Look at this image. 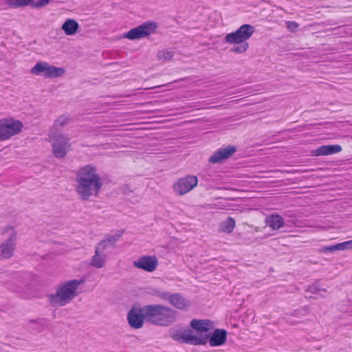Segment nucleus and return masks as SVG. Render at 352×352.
Masks as SVG:
<instances>
[{
    "mask_svg": "<svg viewBox=\"0 0 352 352\" xmlns=\"http://www.w3.org/2000/svg\"><path fill=\"white\" fill-rule=\"evenodd\" d=\"M76 190L80 199L87 201L91 197H98L103 182L96 166L89 164L80 167L76 173Z\"/></svg>",
    "mask_w": 352,
    "mask_h": 352,
    "instance_id": "1",
    "label": "nucleus"
},
{
    "mask_svg": "<svg viewBox=\"0 0 352 352\" xmlns=\"http://www.w3.org/2000/svg\"><path fill=\"white\" fill-rule=\"evenodd\" d=\"M85 283V279H72L60 284L55 294L47 295L48 301L52 306H65L78 295L79 285Z\"/></svg>",
    "mask_w": 352,
    "mask_h": 352,
    "instance_id": "2",
    "label": "nucleus"
},
{
    "mask_svg": "<svg viewBox=\"0 0 352 352\" xmlns=\"http://www.w3.org/2000/svg\"><path fill=\"white\" fill-rule=\"evenodd\" d=\"M147 322L155 325L167 327L175 322L177 311L160 304L146 305Z\"/></svg>",
    "mask_w": 352,
    "mask_h": 352,
    "instance_id": "3",
    "label": "nucleus"
},
{
    "mask_svg": "<svg viewBox=\"0 0 352 352\" xmlns=\"http://www.w3.org/2000/svg\"><path fill=\"white\" fill-rule=\"evenodd\" d=\"M227 331L223 329H216L212 333L199 334L197 337V346L205 345L209 342L211 346L224 344L227 340Z\"/></svg>",
    "mask_w": 352,
    "mask_h": 352,
    "instance_id": "4",
    "label": "nucleus"
},
{
    "mask_svg": "<svg viewBox=\"0 0 352 352\" xmlns=\"http://www.w3.org/2000/svg\"><path fill=\"white\" fill-rule=\"evenodd\" d=\"M23 128V124L19 120L13 118L0 120V142L5 141L11 137L19 134Z\"/></svg>",
    "mask_w": 352,
    "mask_h": 352,
    "instance_id": "5",
    "label": "nucleus"
},
{
    "mask_svg": "<svg viewBox=\"0 0 352 352\" xmlns=\"http://www.w3.org/2000/svg\"><path fill=\"white\" fill-rule=\"evenodd\" d=\"M255 32V28L250 24L241 25L236 31L228 34L225 36V41L228 43H247Z\"/></svg>",
    "mask_w": 352,
    "mask_h": 352,
    "instance_id": "6",
    "label": "nucleus"
},
{
    "mask_svg": "<svg viewBox=\"0 0 352 352\" xmlns=\"http://www.w3.org/2000/svg\"><path fill=\"white\" fill-rule=\"evenodd\" d=\"M157 28V24L155 21H146L136 28L131 29L124 34V38L129 40H135L144 38L152 33H154Z\"/></svg>",
    "mask_w": 352,
    "mask_h": 352,
    "instance_id": "7",
    "label": "nucleus"
},
{
    "mask_svg": "<svg viewBox=\"0 0 352 352\" xmlns=\"http://www.w3.org/2000/svg\"><path fill=\"white\" fill-rule=\"evenodd\" d=\"M127 320L131 327L135 329L142 328L144 322H147L146 305L139 308L132 307L127 314Z\"/></svg>",
    "mask_w": 352,
    "mask_h": 352,
    "instance_id": "8",
    "label": "nucleus"
},
{
    "mask_svg": "<svg viewBox=\"0 0 352 352\" xmlns=\"http://www.w3.org/2000/svg\"><path fill=\"white\" fill-rule=\"evenodd\" d=\"M198 183V179L195 175H188L177 180L173 186V189L176 195L182 196L192 190Z\"/></svg>",
    "mask_w": 352,
    "mask_h": 352,
    "instance_id": "9",
    "label": "nucleus"
},
{
    "mask_svg": "<svg viewBox=\"0 0 352 352\" xmlns=\"http://www.w3.org/2000/svg\"><path fill=\"white\" fill-rule=\"evenodd\" d=\"M52 140V148L53 155L58 159L64 158L71 147L69 138L64 135H58L54 137Z\"/></svg>",
    "mask_w": 352,
    "mask_h": 352,
    "instance_id": "10",
    "label": "nucleus"
},
{
    "mask_svg": "<svg viewBox=\"0 0 352 352\" xmlns=\"http://www.w3.org/2000/svg\"><path fill=\"white\" fill-rule=\"evenodd\" d=\"M170 337L179 343L197 346L198 335H192V330L186 329L172 328L169 330Z\"/></svg>",
    "mask_w": 352,
    "mask_h": 352,
    "instance_id": "11",
    "label": "nucleus"
},
{
    "mask_svg": "<svg viewBox=\"0 0 352 352\" xmlns=\"http://www.w3.org/2000/svg\"><path fill=\"white\" fill-rule=\"evenodd\" d=\"M158 264L157 258L155 256H143L133 262V265L136 268L143 270L148 272H152L156 270Z\"/></svg>",
    "mask_w": 352,
    "mask_h": 352,
    "instance_id": "12",
    "label": "nucleus"
},
{
    "mask_svg": "<svg viewBox=\"0 0 352 352\" xmlns=\"http://www.w3.org/2000/svg\"><path fill=\"white\" fill-rule=\"evenodd\" d=\"M236 151V147L234 145H228L226 147L217 150L208 159L210 163L217 164L231 157Z\"/></svg>",
    "mask_w": 352,
    "mask_h": 352,
    "instance_id": "13",
    "label": "nucleus"
},
{
    "mask_svg": "<svg viewBox=\"0 0 352 352\" xmlns=\"http://www.w3.org/2000/svg\"><path fill=\"white\" fill-rule=\"evenodd\" d=\"M16 232L13 231L8 240L1 245V252L4 258H9L12 256L16 245Z\"/></svg>",
    "mask_w": 352,
    "mask_h": 352,
    "instance_id": "14",
    "label": "nucleus"
},
{
    "mask_svg": "<svg viewBox=\"0 0 352 352\" xmlns=\"http://www.w3.org/2000/svg\"><path fill=\"white\" fill-rule=\"evenodd\" d=\"M167 300L170 305L179 309H186L190 305V302L179 293L170 294L168 292Z\"/></svg>",
    "mask_w": 352,
    "mask_h": 352,
    "instance_id": "15",
    "label": "nucleus"
},
{
    "mask_svg": "<svg viewBox=\"0 0 352 352\" xmlns=\"http://www.w3.org/2000/svg\"><path fill=\"white\" fill-rule=\"evenodd\" d=\"M342 151V146L339 144L322 145L311 151L312 156L329 155L339 153Z\"/></svg>",
    "mask_w": 352,
    "mask_h": 352,
    "instance_id": "16",
    "label": "nucleus"
},
{
    "mask_svg": "<svg viewBox=\"0 0 352 352\" xmlns=\"http://www.w3.org/2000/svg\"><path fill=\"white\" fill-rule=\"evenodd\" d=\"M212 324L213 322L208 319H193L190 321V325L192 329L198 332L206 333L211 329Z\"/></svg>",
    "mask_w": 352,
    "mask_h": 352,
    "instance_id": "17",
    "label": "nucleus"
},
{
    "mask_svg": "<svg viewBox=\"0 0 352 352\" xmlns=\"http://www.w3.org/2000/svg\"><path fill=\"white\" fill-rule=\"evenodd\" d=\"M47 324V319L37 318L36 320H30L28 323V327L32 332H42Z\"/></svg>",
    "mask_w": 352,
    "mask_h": 352,
    "instance_id": "18",
    "label": "nucleus"
},
{
    "mask_svg": "<svg viewBox=\"0 0 352 352\" xmlns=\"http://www.w3.org/2000/svg\"><path fill=\"white\" fill-rule=\"evenodd\" d=\"M267 225L274 230H279L285 225L283 217L279 214H271L266 219Z\"/></svg>",
    "mask_w": 352,
    "mask_h": 352,
    "instance_id": "19",
    "label": "nucleus"
},
{
    "mask_svg": "<svg viewBox=\"0 0 352 352\" xmlns=\"http://www.w3.org/2000/svg\"><path fill=\"white\" fill-rule=\"evenodd\" d=\"M79 25L74 19H67L62 25V30L67 35H74L78 30Z\"/></svg>",
    "mask_w": 352,
    "mask_h": 352,
    "instance_id": "20",
    "label": "nucleus"
},
{
    "mask_svg": "<svg viewBox=\"0 0 352 352\" xmlns=\"http://www.w3.org/2000/svg\"><path fill=\"white\" fill-rule=\"evenodd\" d=\"M49 63L47 62H38L32 69L31 73L34 75H42L45 77L46 74L47 72Z\"/></svg>",
    "mask_w": 352,
    "mask_h": 352,
    "instance_id": "21",
    "label": "nucleus"
},
{
    "mask_svg": "<svg viewBox=\"0 0 352 352\" xmlns=\"http://www.w3.org/2000/svg\"><path fill=\"white\" fill-rule=\"evenodd\" d=\"M105 263V254L100 253L98 250H95V254L93 256L91 265L96 268H102Z\"/></svg>",
    "mask_w": 352,
    "mask_h": 352,
    "instance_id": "22",
    "label": "nucleus"
},
{
    "mask_svg": "<svg viewBox=\"0 0 352 352\" xmlns=\"http://www.w3.org/2000/svg\"><path fill=\"white\" fill-rule=\"evenodd\" d=\"M65 70L62 67H56L54 65H49L45 78H55L62 76Z\"/></svg>",
    "mask_w": 352,
    "mask_h": 352,
    "instance_id": "23",
    "label": "nucleus"
},
{
    "mask_svg": "<svg viewBox=\"0 0 352 352\" xmlns=\"http://www.w3.org/2000/svg\"><path fill=\"white\" fill-rule=\"evenodd\" d=\"M235 227V220L228 217L225 221L220 224V230L226 233H231Z\"/></svg>",
    "mask_w": 352,
    "mask_h": 352,
    "instance_id": "24",
    "label": "nucleus"
},
{
    "mask_svg": "<svg viewBox=\"0 0 352 352\" xmlns=\"http://www.w3.org/2000/svg\"><path fill=\"white\" fill-rule=\"evenodd\" d=\"M34 0H6V4L12 8H20L28 5L32 6Z\"/></svg>",
    "mask_w": 352,
    "mask_h": 352,
    "instance_id": "25",
    "label": "nucleus"
},
{
    "mask_svg": "<svg viewBox=\"0 0 352 352\" xmlns=\"http://www.w3.org/2000/svg\"><path fill=\"white\" fill-rule=\"evenodd\" d=\"M174 56V52L167 49H163L157 52V57L160 60L168 61Z\"/></svg>",
    "mask_w": 352,
    "mask_h": 352,
    "instance_id": "26",
    "label": "nucleus"
},
{
    "mask_svg": "<svg viewBox=\"0 0 352 352\" xmlns=\"http://www.w3.org/2000/svg\"><path fill=\"white\" fill-rule=\"evenodd\" d=\"M124 230H118L115 234H109L107 235L104 240L109 244L111 247H113L115 245V242L117 241L123 234Z\"/></svg>",
    "mask_w": 352,
    "mask_h": 352,
    "instance_id": "27",
    "label": "nucleus"
},
{
    "mask_svg": "<svg viewBox=\"0 0 352 352\" xmlns=\"http://www.w3.org/2000/svg\"><path fill=\"white\" fill-rule=\"evenodd\" d=\"M321 291L326 292L325 289L320 287L318 281H316L314 284L309 285L305 290L306 292H310L314 294H318Z\"/></svg>",
    "mask_w": 352,
    "mask_h": 352,
    "instance_id": "28",
    "label": "nucleus"
},
{
    "mask_svg": "<svg viewBox=\"0 0 352 352\" xmlns=\"http://www.w3.org/2000/svg\"><path fill=\"white\" fill-rule=\"evenodd\" d=\"M239 45L233 47L230 49V52L241 54L244 53L248 50L249 45L248 43H240Z\"/></svg>",
    "mask_w": 352,
    "mask_h": 352,
    "instance_id": "29",
    "label": "nucleus"
},
{
    "mask_svg": "<svg viewBox=\"0 0 352 352\" xmlns=\"http://www.w3.org/2000/svg\"><path fill=\"white\" fill-rule=\"evenodd\" d=\"M149 293L151 295L157 296L164 300H166L168 297L167 292L160 291L157 289H151V292Z\"/></svg>",
    "mask_w": 352,
    "mask_h": 352,
    "instance_id": "30",
    "label": "nucleus"
},
{
    "mask_svg": "<svg viewBox=\"0 0 352 352\" xmlns=\"http://www.w3.org/2000/svg\"><path fill=\"white\" fill-rule=\"evenodd\" d=\"M70 118L65 115L60 116L55 120V125L58 126H64L69 122Z\"/></svg>",
    "mask_w": 352,
    "mask_h": 352,
    "instance_id": "31",
    "label": "nucleus"
},
{
    "mask_svg": "<svg viewBox=\"0 0 352 352\" xmlns=\"http://www.w3.org/2000/svg\"><path fill=\"white\" fill-rule=\"evenodd\" d=\"M286 28L291 32H296L299 27V24L296 21H288L285 22Z\"/></svg>",
    "mask_w": 352,
    "mask_h": 352,
    "instance_id": "32",
    "label": "nucleus"
},
{
    "mask_svg": "<svg viewBox=\"0 0 352 352\" xmlns=\"http://www.w3.org/2000/svg\"><path fill=\"white\" fill-rule=\"evenodd\" d=\"M50 0H38L37 1H34L32 3V7L34 8H42L45 6H46L49 3Z\"/></svg>",
    "mask_w": 352,
    "mask_h": 352,
    "instance_id": "33",
    "label": "nucleus"
},
{
    "mask_svg": "<svg viewBox=\"0 0 352 352\" xmlns=\"http://www.w3.org/2000/svg\"><path fill=\"white\" fill-rule=\"evenodd\" d=\"M339 250H344L352 248V240L337 243Z\"/></svg>",
    "mask_w": 352,
    "mask_h": 352,
    "instance_id": "34",
    "label": "nucleus"
},
{
    "mask_svg": "<svg viewBox=\"0 0 352 352\" xmlns=\"http://www.w3.org/2000/svg\"><path fill=\"white\" fill-rule=\"evenodd\" d=\"M338 245L337 244H335V245H330V246H324V247H322L321 249H320V252H322V253H326V252H333L335 251H338Z\"/></svg>",
    "mask_w": 352,
    "mask_h": 352,
    "instance_id": "35",
    "label": "nucleus"
},
{
    "mask_svg": "<svg viewBox=\"0 0 352 352\" xmlns=\"http://www.w3.org/2000/svg\"><path fill=\"white\" fill-rule=\"evenodd\" d=\"M111 246L109 244H108L107 242L104 239L98 243L97 246L96 247V250H98V251H100V253H102L103 250Z\"/></svg>",
    "mask_w": 352,
    "mask_h": 352,
    "instance_id": "36",
    "label": "nucleus"
},
{
    "mask_svg": "<svg viewBox=\"0 0 352 352\" xmlns=\"http://www.w3.org/2000/svg\"><path fill=\"white\" fill-rule=\"evenodd\" d=\"M14 230V228L12 226H8L5 228L4 229V232H8L10 230Z\"/></svg>",
    "mask_w": 352,
    "mask_h": 352,
    "instance_id": "37",
    "label": "nucleus"
}]
</instances>
